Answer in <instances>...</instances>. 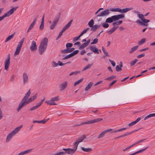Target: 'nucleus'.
Returning a JSON list of instances; mask_svg holds the SVG:
<instances>
[{
    "instance_id": "48",
    "label": "nucleus",
    "mask_w": 155,
    "mask_h": 155,
    "mask_svg": "<svg viewBox=\"0 0 155 155\" xmlns=\"http://www.w3.org/2000/svg\"><path fill=\"white\" fill-rule=\"evenodd\" d=\"M116 16H117L118 20L120 18H123L124 17V15L122 14L117 15Z\"/></svg>"
},
{
    "instance_id": "15",
    "label": "nucleus",
    "mask_w": 155,
    "mask_h": 155,
    "mask_svg": "<svg viewBox=\"0 0 155 155\" xmlns=\"http://www.w3.org/2000/svg\"><path fill=\"white\" fill-rule=\"evenodd\" d=\"M133 12L134 13L137 14L138 18L141 21L144 18L143 15L141 13H140V12H139L135 10L133 11Z\"/></svg>"
},
{
    "instance_id": "37",
    "label": "nucleus",
    "mask_w": 155,
    "mask_h": 155,
    "mask_svg": "<svg viewBox=\"0 0 155 155\" xmlns=\"http://www.w3.org/2000/svg\"><path fill=\"white\" fill-rule=\"evenodd\" d=\"M61 52L63 54H67L69 53V49H67L63 50L61 51Z\"/></svg>"
},
{
    "instance_id": "29",
    "label": "nucleus",
    "mask_w": 155,
    "mask_h": 155,
    "mask_svg": "<svg viewBox=\"0 0 155 155\" xmlns=\"http://www.w3.org/2000/svg\"><path fill=\"white\" fill-rule=\"evenodd\" d=\"M15 33H13L12 34L9 36L8 37H7L6 39L5 40V42H7L12 38L15 35Z\"/></svg>"
},
{
    "instance_id": "9",
    "label": "nucleus",
    "mask_w": 155,
    "mask_h": 155,
    "mask_svg": "<svg viewBox=\"0 0 155 155\" xmlns=\"http://www.w3.org/2000/svg\"><path fill=\"white\" fill-rule=\"evenodd\" d=\"M68 83L67 81H65L61 83L59 85V88L60 91H64L67 87Z\"/></svg>"
},
{
    "instance_id": "62",
    "label": "nucleus",
    "mask_w": 155,
    "mask_h": 155,
    "mask_svg": "<svg viewBox=\"0 0 155 155\" xmlns=\"http://www.w3.org/2000/svg\"><path fill=\"white\" fill-rule=\"evenodd\" d=\"M151 117H152V115H151V114H149L148 116H147L146 117H145V118H144V120H146L147 119H148V118H150Z\"/></svg>"
},
{
    "instance_id": "22",
    "label": "nucleus",
    "mask_w": 155,
    "mask_h": 155,
    "mask_svg": "<svg viewBox=\"0 0 155 155\" xmlns=\"http://www.w3.org/2000/svg\"><path fill=\"white\" fill-rule=\"evenodd\" d=\"M33 149H30L28 150L25 151H23L18 154V155H24L27 154L31 151Z\"/></svg>"
},
{
    "instance_id": "46",
    "label": "nucleus",
    "mask_w": 155,
    "mask_h": 155,
    "mask_svg": "<svg viewBox=\"0 0 155 155\" xmlns=\"http://www.w3.org/2000/svg\"><path fill=\"white\" fill-rule=\"evenodd\" d=\"M52 66L54 68L56 67L58 65V63H56L54 61H53L51 62Z\"/></svg>"
},
{
    "instance_id": "28",
    "label": "nucleus",
    "mask_w": 155,
    "mask_h": 155,
    "mask_svg": "<svg viewBox=\"0 0 155 155\" xmlns=\"http://www.w3.org/2000/svg\"><path fill=\"white\" fill-rule=\"evenodd\" d=\"M146 40V39L145 38H142L138 41V45H141L143 44L145 42Z\"/></svg>"
},
{
    "instance_id": "39",
    "label": "nucleus",
    "mask_w": 155,
    "mask_h": 155,
    "mask_svg": "<svg viewBox=\"0 0 155 155\" xmlns=\"http://www.w3.org/2000/svg\"><path fill=\"white\" fill-rule=\"evenodd\" d=\"M102 51L104 54L106 55L107 56L109 57L110 56L109 55L108 52L103 47H102Z\"/></svg>"
},
{
    "instance_id": "24",
    "label": "nucleus",
    "mask_w": 155,
    "mask_h": 155,
    "mask_svg": "<svg viewBox=\"0 0 155 155\" xmlns=\"http://www.w3.org/2000/svg\"><path fill=\"white\" fill-rule=\"evenodd\" d=\"M30 89L28 91L27 93L25 94V96L22 99L25 100V101H28V98L30 96Z\"/></svg>"
},
{
    "instance_id": "55",
    "label": "nucleus",
    "mask_w": 155,
    "mask_h": 155,
    "mask_svg": "<svg viewBox=\"0 0 155 155\" xmlns=\"http://www.w3.org/2000/svg\"><path fill=\"white\" fill-rule=\"evenodd\" d=\"M98 39L97 38L94 39L93 41L91 43V44H94L97 43L98 42Z\"/></svg>"
},
{
    "instance_id": "4",
    "label": "nucleus",
    "mask_w": 155,
    "mask_h": 155,
    "mask_svg": "<svg viewBox=\"0 0 155 155\" xmlns=\"http://www.w3.org/2000/svg\"><path fill=\"white\" fill-rule=\"evenodd\" d=\"M18 8V7H16L11 9L9 11L6 13L4 15H3L2 16H0V21L3 20L5 17L9 16V15L12 14L14 12L16 11Z\"/></svg>"
},
{
    "instance_id": "31",
    "label": "nucleus",
    "mask_w": 155,
    "mask_h": 155,
    "mask_svg": "<svg viewBox=\"0 0 155 155\" xmlns=\"http://www.w3.org/2000/svg\"><path fill=\"white\" fill-rule=\"evenodd\" d=\"M94 23V21L92 19L88 23V25H89L90 27L92 28L93 27Z\"/></svg>"
},
{
    "instance_id": "57",
    "label": "nucleus",
    "mask_w": 155,
    "mask_h": 155,
    "mask_svg": "<svg viewBox=\"0 0 155 155\" xmlns=\"http://www.w3.org/2000/svg\"><path fill=\"white\" fill-rule=\"evenodd\" d=\"M93 84V83L92 82H90L88 84V90L91 88V87Z\"/></svg>"
},
{
    "instance_id": "1",
    "label": "nucleus",
    "mask_w": 155,
    "mask_h": 155,
    "mask_svg": "<svg viewBox=\"0 0 155 155\" xmlns=\"http://www.w3.org/2000/svg\"><path fill=\"white\" fill-rule=\"evenodd\" d=\"M86 136L85 135H83L82 136L78 138L76 142L74 143V147L73 149L70 148H63L62 150L64 151H62L59 152L53 155H64L66 153L69 154H71L72 155L73 154L77 148L78 145L79 143L82 142L83 140L86 138Z\"/></svg>"
},
{
    "instance_id": "33",
    "label": "nucleus",
    "mask_w": 155,
    "mask_h": 155,
    "mask_svg": "<svg viewBox=\"0 0 155 155\" xmlns=\"http://www.w3.org/2000/svg\"><path fill=\"white\" fill-rule=\"evenodd\" d=\"M87 46V41L85 42L82 45L79 47L80 49H82L86 47Z\"/></svg>"
},
{
    "instance_id": "41",
    "label": "nucleus",
    "mask_w": 155,
    "mask_h": 155,
    "mask_svg": "<svg viewBox=\"0 0 155 155\" xmlns=\"http://www.w3.org/2000/svg\"><path fill=\"white\" fill-rule=\"evenodd\" d=\"M65 31L62 29L61 31L60 32L59 35H58V37L57 38L56 40L58 39L59 38H60L61 36L62 35L64 31Z\"/></svg>"
},
{
    "instance_id": "56",
    "label": "nucleus",
    "mask_w": 155,
    "mask_h": 155,
    "mask_svg": "<svg viewBox=\"0 0 155 155\" xmlns=\"http://www.w3.org/2000/svg\"><path fill=\"white\" fill-rule=\"evenodd\" d=\"M109 61L111 62V64L113 67H114L115 66L116 63L114 61L110 59H109Z\"/></svg>"
},
{
    "instance_id": "25",
    "label": "nucleus",
    "mask_w": 155,
    "mask_h": 155,
    "mask_svg": "<svg viewBox=\"0 0 155 155\" xmlns=\"http://www.w3.org/2000/svg\"><path fill=\"white\" fill-rule=\"evenodd\" d=\"M37 94H35L32 97H30L29 98H28L27 101L28 102V103H29V104L30 102L32 101L33 100H34L37 97Z\"/></svg>"
},
{
    "instance_id": "20",
    "label": "nucleus",
    "mask_w": 155,
    "mask_h": 155,
    "mask_svg": "<svg viewBox=\"0 0 155 155\" xmlns=\"http://www.w3.org/2000/svg\"><path fill=\"white\" fill-rule=\"evenodd\" d=\"M141 118L140 117H138L136 120L133 121L128 124V126L129 127L132 126L133 125L136 124L141 119Z\"/></svg>"
},
{
    "instance_id": "51",
    "label": "nucleus",
    "mask_w": 155,
    "mask_h": 155,
    "mask_svg": "<svg viewBox=\"0 0 155 155\" xmlns=\"http://www.w3.org/2000/svg\"><path fill=\"white\" fill-rule=\"evenodd\" d=\"M56 25V24H53V22L52 24L50 26V28L51 30H53V29L55 27Z\"/></svg>"
},
{
    "instance_id": "53",
    "label": "nucleus",
    "mask_w": 155,
    "mask_h": 155,
    "mask_svg": "<svg viewBox=\"0 0 155 155\" xmlns=\"http://www.w3.org/2000/svg\"><path fill=\"white\" fill-rule=\"evenodd\" d=\"M117 16V15H115L112 16L114 21H115L118 20L117 16Z\"/></svg>"
},
{
    "instance_id": "14",
    "label": "nucleus",
    "mask_w": 155,
    "mask_h": 155,
    "mask_svg": "<svg viewBox=\"0 0 155 155\" xmlns=\"http://www.w3.org/2000/svg\"><path fill=\"white\" fill-rule=\"evenodd\" d=\"M23 79L24 84L28 82V77L26 73H24L23 74Z\"/></svg>"
},
{
    "instance_id": "50",
    "label": "nucleus",
    "mask_w": 155,
    "mask_h": 155,
    "mask_svg": "<svg viewBox=\"0 0 155 155\" xmlns=\"http://www.w3.org/2000/svg\"><path fill=\"white\" fill-rule=\"evenodd\" d=\"M103 120L102 118H98L96 119H94V122L96 123L98 122H99L100 121L102 120Z\"/></svg>"
},
{
    "instance_id": "2",
    "label": "nucleus",
    "mask_w": 155,
    "mask_h": 155,
    "mask_svg": "<svg viewBox=\"0 0 155 155\" xmlns=\"http://www.w3.org/2000/svg\"><path fill=\"white\" fill-rule=\"evenodd\" d=\"M48 39L47 38H44L41 40L38 48V51L41 55H42L47 49Z\"/></svg>"
},
{
    "instance_id": "17",
    "label": "nucleus",
    "mask_w": 155,
    "mask_h": 155,
    "mask_svg": "<svg viewBox=\"0 0 155 155\" xmlns=\"http://www.w3.org/2000/svg\"><path fill=\"white\" fill-rule=\"evenodd\" d=\"M118 28V26H114L112 28H111L110 30L107 31V33L108 34L110 35L112 33L114 32L115 31V30Z\"/></svg>"
},
{
    "instance_id": "36",
    "label": "nucleus",
    "mask_w": 155,
    "mask_h": 155,
    "mask_svg": "<svg viewBox=\"0 0 155 155\" xmlns=\"http://www.w3.org/2000/svg\"><path fill=\"white\" fill-rule=\"evenodd\" d=\"M71 63V62L70 61H68L65 63H63L62 62H61V61H58V64L59 66H63V65H64L67 64H69Z\"/></svg>"
},
{
    "instance_id": "49",
    "label": "nucleus",
    "mask_w": 155,
    "mask_h": 155,
    "mask_svg": "<svg viewBox=\"0 0 155 155\" xmlns=\"http://www.w3.org/2000/svg\"><path fill=\"white\" fill-rule=\"evenodd\" d=\"M87 31V28H86L84 30L82 31L81 32L80 35L81 36L84 34L86 33Z\"/></svg>"
},
{
    "instance_id": "11",
    "label": "nucleus",
    "mask_w": 155,
    "mask_h": 155,
    "mask_svg": "<svg viewBox=\"0 0 155 155\" xmlns=\"http://www.w3.org/2000/svg\"><path fill=\"white\" fill-rule=\"evenodd\" d=\"M30 49L31 51H34L37 49V46L35 41H32L30 47Z\"/></svg>"
},
{
    "instance_id": "44",
    "label": "nucleus",
    "mask_w": 155,
    "mask_h": 155,
    "mask_svg": "<svg viewBox=\"0 0 155 155\" xmlns=\"http://www.w3.org/2000/svg\"><path fill=\"white\" fill-rule=\"evenodd\" d=\"M109 10V11H111L112 12H119V8H111Z\"/></svg>"
},
{
    "instance_id": "52",
    "label": "nucleus",
    "mask_w": 155,
    "mask_h": 155,
    "mask_svg": "<svg viewBox=\"0 0 155 155\" xmlns=\"http://www.w3.org/2000/svg\"><path fill=\"white\" fill-rule=\"evenodd\" d=\"M44 23H41V24L40 25L39 28L40 30H42L44 28Z\"/></svg>"
},
{
    "instance_id": "30",
    "label": "nucleus",
    "mask_w": 155,
    "mask_h": 155,
    "mask_svg": "<svg viewBox=\"0 0 155 155\" xmlns=\"http://www.w3.org/2000/svg\"><path fill=\"white\" fill-rule=\"evenodd\" d=\"M60 18V16L59 15L58 17H55L54 19V21H53V24H55L56 25L57 23L58 22L59 20V18Z\"/></svg>"
},
{
    "instance_id": "35",
    "label": "nucleus",
    "mask_w": 155,
    "mask_h": 155,
    "mask_svg": "<svg viewBox=\"0 0 155 155\" xmlns=\"http://www.w3.org/2000/svg\"><path fill=\"white\" fill-rule=\"evenodd\" d=\"M73 56V55H72V54L71 53V54L66 56L65 57L63 58L62 59V60H64L65 59H68L69 58H70L72 57Z\"/></svg>"
},
{
    "instance_id": "43",
    "label": "nucleus",
    "mask_w": 155,
    "mask_h": 155,
    "mask_svg": "<svg viewBox=\"0 0 155 155\" xmlns=\"http://www.w3.org/2000/svg\"><path fill=\"white\" fill-rule=\"evenodd\" d=\"M98 26L97 25H95L94 26L93 25V27L91 28V30L92 31H95L98 28Z\"/></svg>"
},
{
    "instance_id": "45",
    "label": "nucleus",
    "mask_w": 155,
    "mask_h": 155,
    "mask_svg": "<svg viewBox=\"0 0 155 155\" xmlns=\"http://www.w3.org/2000/svg\"><path fill=\"white\" fill-rule=\"evenodd\" d=\"M73 45L71 43H68L66 44V48L67 49H70V48L72 47Z\"/></svg>"
},
{
    "instance_id": "61",
    "label": "nucleus",
    "mask_w": 155,
    "mask_h": 155,
    "mask_svg": "<svg viewBox=\"0 0 155 155\" xmlns=\"http://www.w3.org/2000/svg\"><path fill=\"white\" fill-rule=\"evenodd\" d=\"M81 37V36H80V35H79L76 38H74V39H73V41H76L78 40L79 38Z\"/></svg>"
},
{
    "instance_id": "60",
    "label": "nucleus",
    "mask_w": 155,
    "mask_h": 155,
    "mask_svg": "<svg viewBox=\"0 0 155 155\" xmlns=\"http://www.w3.org/2000/svg\"><path fill=\"white\" fill-rule=\"evenodd\" d=\"M145 54H142L137 56V58H141L145 56Z\"/></svg>"
},
{
    "instance_id": "42",
    "label": "nucleus",
    "mask_w": 155,
    "mask_h": 155,
    "mask_svg": "<svg viewBox=\"0 0 155 155\" xmlns=\"http://www.w3.org/2000/svg\"><path fill=\"white\" fill-rule=\"evenodd\" d=\"M105 22H104L102 23V25L103 27L105 28H108L109 26V24Z\"/></svg>"
},
{
    "instance_id": "21",
    "label": "nucleus",
    "mask_w": 155,
    "mask_h": 155,
    "mask_svg": "<svg viewBox=\"0 0 155 155\" xmlns=\"http://www.w3.org/2000/svg\"><path fill=\"white\" fill-rule=\"evenodd\" d=\"M49 118L47 119H44L41 120H33V123H42L45 124L47 121L49 120Z\"/></svg>"
},
{
    "instance_id": "38",
    "label": "nucleus",
    "mask_w": 155,
    "mask_h": 155,
    "mask_svg": "<svg viewBox=\"0 0 155 155\" xmlns=\"http://www.w3.org/2000/svg\"><path fill=\"white\" fill-rule=\"evenodd\" d=\"M138 60L137 59H135L132 61H131L130 63V65L131 66H133L135 65L137 62L138 61Z\"/></svg>"
},
{
    "instance_id": "10",
    "label": "nucleus",
    "mask_w": 155,
    "mask_h": 155,
    "mask_svg": "<svg viewBox=\"0 0 155 155\" xmlns=\"http://www.w3.org/2000/svg\"><path fill=\"white\" fill-rule=\"evenodd\" d=\"M110 13L109 10L108 9H106L104 11L99 14L97 15V17H102L108 15Z\"/></svg>"
},
{
    "instance_id": "32",
    "label": "nucleus",
    "mask_w": 155,
    "mask_h": 155,
    "mask_svg": "<svg viewBox=\"0 0 155 155\" xmlns=\"http://www.w3.org/2000/svg\"><path fill=\"white\" fill-rule=\"evenodd\" d=\"M122 22V21H116L113 22L112 23V25L113 26H115L116 25H120Z\"/></svg>"
},
{
    "instance_id": "64",
    "label": "nucleus",
    "mask_w": 155,
    "mask_h": 155,
    "mask_svg": "<svg viewBox=\"0 0 155 155\" xmlns=\"http://www.w3.org/2000/svg\"><path fill=\"white\" fill-rule=\"evenodd\" d=\"M37 107L36 106H34L32 107L30 109V110L31 111H32V110H35L37 108Z\"/></svg>"
},
{
    "instance_id": "59",
    "label": "nucleus",
    "mask_w": 155,
    "mask_h": 155,
    "mask_svg": "<svg viewBox=\"0 0 155 155\" xmlns=\"http://www.w3.org/2000/svg\"><path fill=\"white\" fill-rule=\"evenodd\" d=\"M79 52V51L78 50H76L74 51L72 53V55L74 56V55L77 54Z\"/></svg>"
},
{
    "instance_id": "7",
    "label": "nucleus",
    "mask_w": 155,
    "mask_h": 155,
    "mask_svg": "<svg viewBox=\"0 0 155 155\" xmlns=\"http://www.w3.org/2000/svg\"><path fill=\"white\" fill-rule=\"evenodd\" d=\"M29 103L27 101H25V100L22 99L19 104L18 108L17 109V111L19 112L24 106H26Z\"/></svg>"
},
{
    "instance_id": "63",
    "label": "nucleus",
    "mask_w": 155,
    "mask_h": 155,
    "mask_svg": "<svg viewBox=\"0 0 155 155\" xmlns=\"http://www.w3.org/2000/svg\"><path fill=\"white\" fill-rule=\"evenodd\" d=\"M117 81V80H114L112 81V82L110 83L109 84V87H111L112 86L113 84H114Z\"/></svg>"
},
{
    "instance_id": "23",
    "label": "nucleus",
    "mask_w": 155,
    "mask_h": 155,
    "mask_svg": "<svg viewBox=\"0 0 155 155\" xmlns=\"http://www.w3.org/2000/svg\"><path fill=\"white\" fill-rule=\"evenodd\" d=\"M73 21V20H71L67 25H66L63 28V29L65 31L70 27Z\"/></svg>"
},
{
    "instance_id": "6",
    "label": "nucleus",
    "mask_w": 155,
    "mask_h": 155,
    "mask_svg": "<svg viewBox=\"0 0 155 155\" xmlns=\"http://www.w3.org/2000/svg\"><path fill=\"white\" fill-rule=\"evenodd\" d=\"M141 21L140 20L138 19L136 21V22L137 23L139 24L140 25L143 26H147L148 24L147 23L149 22L150 20L149 19H147L144 18Z\"/></svg>"
},
{
    "instance_id": "34",
    "label": "nucleus",
    "mask_w": 155,
    "mask_h": 155,
    "mask_svg": "<svg viewBox=\"0 0 155 155\" xmlns=\"http://www.w3.org/2000/svg\"><path fill=\"white\" fill-rule=\"evenodd\" d=\"M83 80V78H81L79 80L76 81L74 84V86H76L77 85L79 84L80 83L82 82Z\"/></svg>"
},
{
    "instance_id": "47",
    "label": "nucleus",
    "mask_w": 155,
    "mask_h": 155,
    "mask_svg": "<svg viewBox=\"0 0 155 155\" xmlns=\"http://www.w3.org/2000/svg\"><path fill=\"white\" fill-rule=\"evenodd\" d=\"M35 21L36 20H33V22L31 24V25L29 27L30 28V29H32L33 28L34 25H35L36 22Z\"/></svg>"
},
{
    "instance_id": "16",
    "label": "nucleus",
    "mask_w": 155,
    "mask_h": 155,
    "mask_svg": "<svg viewBox=\"0 0 155 155\" xmlns=\"http://www.w3.org/2000/svg\"><path fill=\"white\" fill-rule=\"evenodd\" d=\"M90 48L91 51L95 53L99 54V52L98 49L94 46H91Z\"/></svg>"
},
{
    "instance_id": "27",
    "label": "nucleus",
    "mask_w": 155,
    "mask_h": 155,
    "mask_svg": "<svg viewBox=\"0 0 155 155\" xmlns=\"http://www.w3.org/2000/svg\"><path fill=\"white\" fill-rule=\"evenodd\" d=\"M114 21L112 16L106 19L105 22L107 23H110Z\"/></svg>"
},
{
    "instance_id": "3",
    "label": "nucleus",
    "mask_w": 155,
    "mask_h": 155,
    "mask_svg": "<svg viewBox=\"0 0 155 155\" xmlns=\"http://www.w3.org/2000/svg\"><path fill=\"white\" fill-rule=\"evenodd\" d=\"M25 39V38H22L21 40L18 43L16 48V51H15L14 53V55L16 56L19 54L21 49V48Z\"/></svg>"
},
{
    "instance_id": "26",
    "label": "nucleus",
    "mask_w": 155,
    "mask_h": 155,
    "mask_svg": "<svg viewBox=\"0 0 155 155\" xmlns=\"http://www.w3.org/2000/svg\"><path fill=\"white\" fill-rule=\"evenodd\" d=\"M138 47V45H137L132 47L130 51L129 52V53L130 54H132L133 52L137 50Z\"/></svg>"
},
{
    "instance_id": "54",
    "label": "nucleus",
    "mask_w": 155,
    "mask_h": 155,
    "mask_svg": "<svg viewBox=\"0 0 155 155\" xmlns=\"http://www.w3.org/2000/svg\"><path fill=\"white\" fill-rule=\"evenodd\" d=\"M116 71H119L121 70L122 69L119 65H117L116 67Z\"/></svg>"
},
{
    "instance_id": "58",
    "label": "nucleus",
    "mask_w": 155,
    "mask_h": 155,
    "mask_svg": "<svg viewBox=\"0 0 155 155\" xmlns=\"http://www.w3.org/2000/svg\"><path fill=\"white\" fill-rule=\"evenodd\" d=\"M134 131H132L131 132L126 133L124 134L123 135V137H124L126 136H127L130 134L132 133Z\"/></svg>"
},
{
    "instance_id": "13",
    "label": "nucleus",
    "mask_w": 155,
    "mask_h": 155,
    "mask_svg": "<svg viewBox=\"0 0 155 155\" xmlns=\"http://www.w3.org/2000/svg\"><path fill=\"white\" fill-rule=\"evenodd\" d=\"M133 7L126 8H124L122 9L119 8V12L122 13H124L126 12H127L129 11L133 10Z\"/></svg>"
},
{
    "instance_id": "5",
    "label": "nucleus",
    "mask_w": 155,
    "mask_h": 155,
    "mask_svg": "<svg viewBox=\"0 0 155 155\" xmlns=\"http://www.w3.org/2000/svg\"><path fill=\"white\" fill-rule=\"evenodd\" d=\"M59 100V97L57 96L56 97L51 98L50 100L46 101L45 103L48 105H56L57 104L55 102V101H58Z\"/></svg>"
},
{
    "instance_id": "12",
    "label": "nucleus",
    "mask_w": 155,
    "mask_h": 155,
    "mask_svg": "<svg viewBox=\"0 0 155 155\" xmlns=\"http://www.w3.org/2000/svg\"><path fill=\"white\" fill-rule=\"evenodd\" d=\"M112 130V129H110L109 130H106L104 131H103L99 135L98 137V138L100 139L103 137L104 136L106 133H107L108 132H110Z\"/></svg>"
},
{
    "instance_id": "40",
    "label": "nucleus",
    "mask_w": 155,
    "mask_h": 155,
    "mask_svg": "<svg viewBox=\"0 0 155 155\" xmlns=\"http://www.w3.org/2000/svg\"><path fill=\"white\" fill-rule=\"evenodd\" d=\"M116 76H112L109 77H108L105 79L106 80L111 81L116 78Z\"/></svg>"
},
{
    "instance_id": "18",
    "label": "nucleus",
    "mask_w": 155,
    "mask_h": 155,
    "mask_svg": "<svg viewBox=\"0 0 155 155\" xmlns=\"http://www.w3.org/2000/svg\"><path fill=\"white\" fill-rule=\"evenodd\" d=\"M15 135V134H13V133H12V132H11L7 137L6 140V142H9Z\"/></svg>"
},
{
    "instance_id": "19",
    "label": "nucleus",
    "mask_w": 155,
    "mask_h": 155,
    "mask_svg": "<svg viewBox=\"0 0 155 155\" xmlns=\"http://www.w3.org/2000/svg\"><path fill=\"white\" fill-rule=\"evenodd\" d=\"M23 125H21L19 127H17L12 131V133H13L15 134H17L20 130L21 129Z\"/></svg>"
},
{
    "instance_id": "8",
    "label": "nucleus",
    "mask_w": 155,
    "mask_h": 155,
    "mask_svg": "<svg viewBox=\"0 0 155 155\" xmlns=\"http://www.w3.org/2000/svg\"><path fill=\"white\" fill-rule=\"evenodd\" d=\"M10 55L9 54L7 58L5 59V69L6 70H8L10 64Z\"/></svg>"
}]
</instances>
